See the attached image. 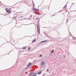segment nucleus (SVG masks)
<instances>
[{
  "mask_svg": "<svg viewBox=\"0 0 76 76\" xmlns=\"http://www.w3.org/2000/svg\"><path fill=\"white\" fill-rule=\"evenodd\" d=\"M25 49H26V47H23V50H25Z\"/></svg>",
  "mask_w": 76,
  "mask_h": 76,
  "instance_id": "11",
  "label": "nucleus"
},
{
  "mask_svg": "<svg viewBox=\"0 0 76 76\" xmlns=\"http://www.w3.org/2000/svg\"><path fill=\"white\" fill-rule=\"evenodd\" d=\"M47 41H48V40H44V41H43L40 42V43H44V42H47Z\"/></svg>",
  "mask_w": 76,
  "mask_h": 76,
  "instance_id": "3",
  "label": "nucleus"
},
{
  "mask_svg": "<svg viewBox=\"0 0 76 76\" xmlns=\"http://www.w3.org/2000/svg\"><path fill=\"white\" fill-rule=\"evenodd\" d=\"M0 3H1V2H0Z\"/></svg>",
  "mask_w": 76,
  "mask_h": 76,
  "instance_id": "25",
  "label": "nucleus"
},
{
  "mask_svg": "<svg viewBox=\"0 0 76 76\" xmlns=\"http://www.w3.org/2000/svg\"><path fill=\"white\" fill-rule=\"evenodd\" d=\"M34 6H35V5L34 4V6L33 7H34Z\"/></svg>",
  "mask_w": 76,
  "mask_h": 76,
  "instance_id": "22",
  "label": "nucleus"
},
{
  "mask_svg": "<svg viewBox=\"0 0 76 76\" xmlns=\"http://www.w3.org/2000/svg\"><path fill=\"white\" fill-rule=\"evenodd\" d=\"M64 57V58H66V56H65Z\"/></svg>",
  "mask_w": 76,
  "mask_h": 76,
  "instance_id": "21",
  "label": "nucleus"
},
{
  "mask_svg": "<svg viewBox=\"0 0 76 76\" xmlns=\"http://www.w3.org/2000/svg\"><path fill=\"white\" fill-rule=\"evenodd\" d=\"M67 20V22H68V20Z\"/></svg>",
  "mask_w": 76,
  "mask_h": 76,
  "instance_id": "24",
  "label": "nucleus"
},
{
  "mask_svg": "<svg viewBox=\"0 0 76 76\" xmlns=\"http://www.w3.org/2000/svg\"><path fill=\"white\" fill-rule=\"evenodd\" d=\"M67 7V5H65L64 7H63V8H64V9L65 8H66V7Z\"/></svg>",
  "mask_w": 76,
  "mask_h": 76,
  "instance_id": "13",
  "label": "nucleus"
},
{
  "mask_svg": "<svg viewBox=\"0 0 76 76\" xmlns=\"http://www.w3.org/2000/svg\"><path fill=\"white\" fill-rule=\"evenodd\" d=\"M49 70H50V69H48L47 70V72H48V71H49Z\"/></svg>",
  "mask_w": 76,
  "mask_h": 76,
  "instance_id": "15",
  "label": "nucleus"
},
{
  "mask_svg": "<svg viewBox=\"0 0 76 76\" xmlns=\"http://www.w3.org/2000/svg\"><path fill=\"white\" fill-rule=\"evenodd\" d=\"M33 10H35V8H33Z\"/></svg>",
  "mask_w": 76,
  "mask_h": 76,
  "instance_id": "19",
  "label": "nucleus"
},
{
  "mask_svg": "<svg viewBox=\"0 0 76 76\" xmlns=\"http://www.w3.org/2000/svg\"><path fill=\"white\" fill-rule=\"evenodd\" d=\"M36 41V39L33 40L32 41V43H34V42H35V41Z\"/></svg>",
  "mask_w": 76,
  "mask_h": 76,
  "instance_id": "8",
  "label": "nucleus"
},
{
  "mask_svg": "<svg viewBox=\"0 0 76 76\" xmlns=\"http://www.w3.org/2000/svg\"><path fill=\"white\" fill-rule=\"evenodd\" d=\"M42 55H40V56H39V57H42Z\"/></svg>",
  "mask_w": 76,
  "mask_h": 76,
  "instance_id": "16",
  "label": "nucleus"
},
{
  "mask_svg": "<svg viewBox=\"0 0 76 76\" xmlns=\"http://www.w3.org/2000/svg\"><path fill=\"white\" fill-rule=\"evenodd\" d=\"M61 12V11H60V12Z\"/></svg>",
  "mask_w": 76,
  "mask_h": 76,
  "instance_id": "23",
  "label": "nucleus"
},
{
  "mask_svg": "<svg viewBox=\"0 0 76 76\" xmlns=\"http://www.w3.org/2000/svg\"><path fill=\"white\" fill-rule=\"evenodd\" d=\"M54 51L53 50H52L51 51V53H54Z\"/></svg>",
  "mask_w": 76,
  "mask_h": 76,
  "instance_id": "12",
  "label": "nucleus"
},
{
  "mask_svg": "<svg viewBox=\"0 0 76 76\" xmlns=\"http://www.w3.org/2000/svg\"><path fill=\"white\" fill-rule=\"evenodd\" d=\"M23 18V16H21L20 17V18Z\"/></svg>",
  "mask_w": 76,
  "mask_h": 76,
  "instance_id": "20",
  "label": "nucleus"
},
{
  "mask_svg": "<svg viewBox=\"0 0 76 76\" xmlns=\"http://www.w3.org/2000/svg\"><path fill=\"white\" fill-rule=\"evenodd\" d=\"M28 50H30V48H28Z\"/></svg>",
  "mask_w": 76,
  "mask_h": 76,
  "instance_id": "18",
  "label": "nucleus"
},
{
  "mask_svg": "<svg viewBox=\"0 0 76 76\" xmlns=\"http://www.w3.org/2000/svg\"><path fill=\"white\" fill-rule=\"evenodd\" d=\"M37 32L39 34H40V30L39 29H37Z\"/></svg>",
  "mask_w": 76,
  "mask_h": 76,
  "instance_id": "2",
  "label": "nucleus"
},
{
  "mask_svg": "<svg viewBox=\"0 0 76 76\" xmlns=\"http://www.w3.org/2000/svg\"><path fill=\"white\" fill-rule=\"evenodd\" d=\"M41 64L42 65H44L45 64V62L44 61H42L41 62Z\"/></svg>",
  "mask_w": 76,
  "mask_h": 76,
  "instance_id": "4",
  "label": "nucleus"
},
{
  "mask_svg": "<svg viewBox=\"0 0 76 76\" xmlns=\"http://www.w3.org/2000/svg\"><path fill=\"white\" fill-rule=\"evenodd\" d=\"M31 65H32V63H29L28 65H27L28 67V66H31Z\"/></svg>",
  "mask_w": 76,
  "mask_h": 76,
  "instance_id": "5",
  "label": "nucleus"
},
{
  "mask_svg": "<svg viewBox=\"0 0 76 76\" xmlns=\"http://www.w3.org/2000/svg\"><path fill=\"white\" fill-rule=\"evenodd\" d=\"M42 73V72L40 71L39 72H38L37 74H38V75H40V74H41Z\"/></svg>",
  "mask_w": 76,
  "mask_h": 76,
  "instance_id": "7",
  "label": "nucleus"
},
{
  "mask_svg": "<svg viewBox=\"0 0 76 76\" xmlns=\"http://www.w3.org/2000/svg\"><path fill=\"white\" fill-rule=\"evenodd\" d=\"M6 11L8 13H10L11 12V10L10 9H5Z\"/></svg>",
  "mask_w": 76,
  "mask_h": 76,
  "instance_id": "1",
  "label": "nucleus"
},
{
  "mask_svg": "<svg viewBox=\"0 0 76 76\" xmlns=\"http://www.w3.org/2000/svg\"><path fill=\"white\" fill-rule=\"evenodd\" d=\"M36 10H37V11H38V10H38V9H35V11H36Z\"/></svg>",
  "mask_w": 76,
  "mask_h": 76,
  "instance_id": "14",
  "label": "nucleus"
},
{
  "mask_svg": "<svg viewBox=\"0 0 76 76\" xmlns=\"http://www.w3.org/2000/svg\"><path fill=\"white\" fill-rule=\"evenodd\" d=\"M32 15H31L30 16V17H31V18H32Z\"/></svg>",
  "mask_w": 76,
  "mask_h": 76,
  "instance_id": "17",
  "label": "nucleus"
},
{
  "mask_svg": "<svg viewBox=\"0 0 76 76\" xmlns=\"http://www.w3.org/2000/svg\"><path fill=\"white\" fill-rule=\"evenodd\" d=\"M31 76H37V74L34 73V75H32Z\"/></svg>",
  "mask_w": 76,
  "mask_h": 76,
  "instance_id": "9",
  "label": "nucleus"
},
{
  "mask_svg": "<svg viewBox=\"0 0 76 76\" xmlns=\"http://www.w3.org/2000/svg\"><path fill=\"white\" fill-rule=\"evenodd\" d=\"M33 73L32 72H30L28 75L29 76H31L32 75Z\"/></svg>",
  "mask_w": 76,
  "mask_h": 76,
  "instance_id": "6",
  "label": "nucleus"
},
{
  "mask_svg": "<svg viewBox=\"0 0 76 76\" xmlns=\"http://www.w3.org/2000/svg\"><path fill=\"white\" fill-rule=\"evenodd\" d=\"M37 29H39V26H37Z\"/></svg>",
  "mask_w": 76,
  "mask_h": 76,
  "instance_id": "10",
  "label": "nucleus"
}]
</instances>
